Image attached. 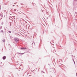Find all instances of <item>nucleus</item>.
<instances>
[{
	"instance_id": "nucleus-5",
	"label": "nucleus",
	"mask_w": 77,
	"mask_h": 77,
	"mask_svg": "<svg viewBox=\"0 0 77 77\" xmlns=\"http://www.w3.org/2000/svg\"><path fill=\"white\" fill-rule=\"evenodd\" d=\"M21 48V49H24V48Z\"/></svg>"
},
{
	"instance_id": "nucleus-4",
	"label": "nucleus",
	"mask_w": 77,
	"mask_h": 77,
	"mask_svg": "<svg viewBox=\"0 0 77 77\" xmlns=\"http://www.w3.org/2000/svg\"><path fill=\"white\" fill-rule=\"evenodd\" d=\"M9 33H11V31H9Z\"/></svg>"
},
{
	"instance_id": "nucleus-1",
	"label": "nucleus",
	"mask_w": 77,
	"mask_h": 77,
	"mask_svg": "<svg viewBox=\"0 0 77 77\" xmlns=\"http://www.w3.org/2000/svg\"><path fill=\"white\" fill-rule=\"evenodd\" d=\"M15 40L16 42L18 41H19V39H18V38H15Z\"/></svg>"
},
{
	"instance_id": "nucleus-2",
	"label": "nucleus",
	"mask_w": 77,
	"mask_h": 77,
	"mask_svg": "<svg viewBox=\"0 0 77 77\" xmlns=\"http://www.w3.org/2000/svg\"><path fill=\"white\" fill-rule=\"evenodd\" d=\"M3 59L4 60H5V59H6V56H4V57H3Z\"/></svg>"
},
{
	"instance_id": "nucleus-3",
	"label": "nucleus",
	"mask_w": 77,
	"mask_h": 77,
	"mask_svg": "<svg viewBox=\"0 0 77 77\" xmlns=\"http://www.w3.org/2000/svg\"><path fill=\"white\" fill-rule=\"evenodd\" d=\"M1 33H3V30H2L1 32Z\"/></svg>"
}]
</instances>
